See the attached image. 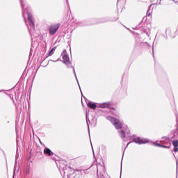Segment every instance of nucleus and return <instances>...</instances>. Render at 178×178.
Wrapping results in <instances>:
<instances>
[{"label": "nucleus", "instance_id": "nucleus-6", "mask_svg": "<svg viewBox=\"0 0 178 178\" xmlns=\"http://www.w3.org/2000/svg\"><path fill=\"white\" fill-rule=\"evenodd\" d=\"M172 145L174 147L173 151L174 152H178V140H172Z\"/></svg>", "mask_w": 178, "mask_h": 178}, {"label": "nucleus", "instance_id": "nucleus-3", "mask_svg": "<svg viewBox=\"0 0 178 178\" xmlns=\"http://www.w3.org/2000/svg\"><path fill=\"white\" fill-rule=\"evenodd\" d=\"M134 143L136 144H147L148 143V140L145 139H143L141 138H136L134 139Z\"/></svg>", "mask_w": 178, "mask_h": 178}, {"label": "nucleus", "instance_id": "nucleus-12", "mask_svg": "<svg viewBox=\"0 0 178 178\" xmlns=\"http://www.w3.org/2000/svg\"><path fill=\"white\" fill-rule=\"evenodd\" d=\"M161 148H168V149H169V148H170V146H165V145H161Z\"/></svg>", "mask_w": 178, "mask_h": 178}, {"label": "nucleus", "instance_id": "nucleus-2", "mask_svg": "<svg viewBox=\"0 0 178 178\" xmlns=\"http://www.w3.org/2000/svg\"><path fill=\"white\" fill-rule=\"evenodd\" d=\"M60 27V23L53 24L50 25L49 27V34H51V35H54V34H56V33L59 30Z\"/></svg>", "mask_w": 178, "mask_h": 178}, {"label": "nucleus", "instance_id": "nucleus-1", "mask_svg": "<svg viewBox=\"0 0 178 178\" xmlns=\"http://www.w3.org/2000/svg\"><path fill=\"white\" fill-rule=\"evenodd\" d=\"M108 120L111 121L112 124H113V126L115 127L117 130H120V129H122L123 124L118 118L109 116L108 117Z\"/></svg>", "mask_w": 178, "mask_h": 178}, {"label": "nucleus", "instance_id": "nucleus-13", "mask_svg": "<svg viewBox=\"0 0 178 178\" xmlns=\"http://www.w3.org/2000/svg\"><path fill=\"white\" fill-rule=\"evenodd\" d=\"M155 145H156V147H160L161 148H162V145H161L159 143H156Z\"/></svg>", "mask_w": 178, "mask_h": 178}, {"label": "nucleus", "instance_id": "nucleus-10", "mask_svg": "<svg viewBox=\"0 0 178 178\" xmlns=\"http://www.w3.org/2000/svg\"><path fill=\"white\" fill-rule=\"evenodd\" d=\"M119 133L122 138H126V134L123 131V130L119 131Z\"/></svg>", "mask_w": 178, "mask_h": 178}, {"label": "nucleus", "instance_id": "nucleus-7", "mask_svg": "<svg viewBox=\"0 0 178 178\" xmlns=\"http://www.w3.org/2000/svg\"><path fill=\"white\" fill-rule=\"evenodd\" d=\"M44 155H47V156H51V155H54V152H52V151L48 148H45L44 149Z\"/></svg>", "mask_w": 178, "mask_h": 178}, {"label": "nucleus", "instance_id": "nucleus-9", "mask_svg": "<svg viewBox=\"0 0 178 178\" xmlns=\"http://www.w3.org/2000/svg\"><path fill=\"white\" fill-rule=\"evenodd\" d=\"M88 108H90V109H96L97 108V104L92 103V102H88L87 104Z\"/></svg>", "mask_w": 178, "mask_h": 178}, {"label": "nucleus", "instance_id": "nucleus-11", "mask_svg": "<svg viewBox=\"0 0 178 178\" xmlns=\"http://www.w3.org/2000/svg\"><path fill=\"white\" fill-rule=\"evenodd\" d=\"M56 49V47H53L51 51L49 53V56H52L54 53L55 52V50Z\"/></svg>", "mask_w": 178, "mask_h": 178}, {"label": "nucleus", "instance_id": "nucleus-4", "mask_svg": "<svg viewBox=\"0 0 178 178\" xmlns=\"http://www.w3.org/2000/svg\"><path fill=\"white\" fill-rule=\"evenodd\" d=\"M63 60L65 65L67 66L72 65V63L70 62V58H69V56L67 55H64L63 56Z\"/></svg>", "mask_w": 178, "mask_h": 178}, {"label": "nucleus", "instance_id": "nucleus-8", "mask_svg": "<svg viewBox=\"0 0 178 178\" xmlns=\"http://www.w3.org/2000/svg\"><path fill=\"white\" fill-rule=\"evenodd\" d=\"M111 105H112V103H111V102H104L103 104H101L100 107L101 108H109V106H111Z\"/></svg>", "mask_w": 178, "mask_h": 178}, {"label": "nucleus", "instance_id": "nucleus-14", "mask_svg": "<svg viewBox=\"0 0 178 178\" xmlns=\"http://www.w3.org/2000/svg\"><path fill=\"white\" fill-rule=\"evenodd\" d=\"M108 109H111L112 111H116L115 108L111 107V106L108 107Z\"/></svg>", "mask_w": 178, "mask_h": 178}, {"label": "nucleus", "instance_id": "nucleus-5", "mask_svg": "<svg viewBox=\"0 0 178 178\" xmlns=\"http://www.w3.org/2000/svg\"><path fill=\"white\" fill-rule=\"evenodd\" d=\"M27 16L30 26L34 27V21L33 20V15H31L30 13H27Z\"/></svg>", "mask_w": 178, "mask_h": 178}]
</instances>
